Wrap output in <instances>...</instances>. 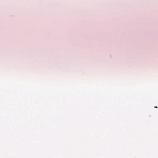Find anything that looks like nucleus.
<instances>
[{
	"mask_svg": "<svg viewBox=\"0 0 158 158\" xmlns=\"http://www.w3.org/2000/svg\"><path fill=\"white\" fill-rule=\"evenodd\" d=\"M155 108H157V106L155 107Z\"/></svg>",
	"mask_w": 158,
	"mask_h": 158,
	"instance_id": "1",
	"label": "nucleus"
}]
</instances>
